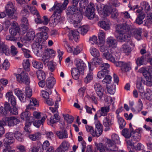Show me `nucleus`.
Here are the masks:
<instances>
[{"mask_svg":"<svg viewBox=\"0 0 152 152\" xmlns=\"http://www.w3.org/2000/svg\"><path fill=\"white\" fill-rule=\"evenodd\" d=\"M50 57V56L47 55L45 53L44 54L41 58V60L44 64H45L49 61Z\"/></svg>","mask_w":152,"mask_h":152,"instance_id":"nucleus-63","label":"nucleus"},{"mask_svg":"<svg viewBox=\"0 0 152 152\" xmlns=\"http://www.w3.org/2000/svg\"><path fill=\"white\" fill-rule=\"evenodd\" d=\"M26 37V39L27 40H33L35 37L34 31H32L28 32L27 33Z\"/></svg>","mask_w":152,"mask_h":152,"instance_id":"nucleus-51","label":"nucleus"},{"mask_svg":"<svg viewBox=\"0 0 152 152\" xmlns=\"http://www.w3.org/2000/svg\"><path fill=\"white\" fill-rule=\"evenodd\" d=\"M145 15L144 13L141 12L137 15L135 22L138 25H140L143 23V20L144 18Z\"/></svg>","mask_w":152,"mask_h":152,"instance_id":"nucleus-40","label":"nucleus"},{"mask_svg":"<svg viewBox=\"0 0 152 152\" xmlns=\"http://www.w3.org/2000/svg\"><path fill=\"white\" fill-rule=\"evenodd\" d=\"M10 64L7 60H5L2 65H0V69L7 70L10 67Z\"/></svg>","mask_w":152,"mask_h":152,"instance_id":"nucleus-53","label":"nucleus"},{"mask_svg":"<svg viewBox=\"0 0 152 152\" xmlns=\"http://www.w3.org/2000/svg\"><path fill=\"white\" fill-rule=\"evenodd\" d=\"M115 65L117 67H121V71L123 72L129 71L131 69V64L129 62L117 61L115 63Z\"/></svg>","mask_w":152,"mask_h":152,"instance_id":"nucleus-6","label":"nucleus"},{"mask_svg":"<svg viewBox=\"0 0 152 152\" xmlns=\"http://www.w3.org/2000/svg\"><path fill=\"white\" fill-rule=\"evenodd\" d=\"M113 118L111 115H108L106 116L103 121V125L106 127L104 131H107L109 130L110 129V126L113 124L112 120Z\"/></svg>","mask_w":152,"mask_h":152,"instance_id":"nucleus-14","label":"nucleus"},{"mask_svg":"<svg viewBox=\"0 0 152 152\" xmlns=\"http://www.w3.org/2000/svg\"><path fill=\"white\" fill-rule=\"evenodd\" d=\"M46 90H47L48 92L45 91H41V96L45 99H47L49 98V93L51 94L52 93V91H50L48 89H46Z\"/></svg>","mask_w":152,"mask_h":152,"instance_id":"nucleus-59","label":"nucleus"},{"mask_svg":"<svg viewBox=\"0 0 152 152\" xmlns=\"http://www.w3.org/2000/svg\"><path fill=\"white\" fill-rule=\"evenodd\" d=\"M5 121H7V125L9 127H12L19 124L20 121L14 116L6 117Z\"/></svg>","mask_w":152,"mask_h":152,"instance_id":"nucleus-13","label":"nucleus"},{"mask_svg":"<svg viewBox=\"0 0 152 152\" xmlns=\"http://www.w3.org/2000/svg\"><path fill=\"white\" fill-rule=\"evenodd\" d=\"M23 66L26 71L28 72L30 70V64L28 59H26L23 61Z\"/></svg>","mask_w":152,"mask_h":152,"instance_id":"nucleus-54","label":"nucleus"},{"mask_svg":"<svg viewBox=\"0 0 152 152\" xmlns=\"http://www.w3.org/2000/svg\"><path fill=\"white\" fill-rule=\"evenodd\" d=\"M14 136L15 138L18 141L23 142L24 141L23 137L20 132L18 131L15 132L14 134Z\"/></svg>","mask_w":152,"mask_h":152,"instance_id":"nucleus-48","label":"nucleus"},{"mask_svg":"<svg viewBox=\"0 0 152 152\" xmlns=\"http://www.w3.org/2000/svg\"><path fill=\"white\" fill-rule=\"evenodd\" d=\"M63 115L64 119L67 121L68 123L71 124L73 122L74 118L72 116L68 114H63Z\"/></svg>","mask_w":152,"mask_h":152,"instance_id":"nucleus-61","label":"nucleus"},{"mask_svg":"<svg viewBox=\"0 0 152 152\" xmlns=\"http://www.w3.org/2000/svg\"><path fill=\"white\" fill-rule=\"evenodd\" d=\"M37 75L38 79L39 80H45L46 78V75L45 72L41 70L37 72Z\"/></svg>","mask_w":152,"mask_h":152,"instance_id":"nucleus-43","label":"nucleus"},{"mask_svg":"<svg viewBox=\"0 0 152 152\" xmlns=\"http://www.w3.org/2000/svg\"><path fill=\"white\" fill-rule=\"evenodd\" d=\"M129 26L126 24H118L116 27V32L118 34L126 33L130 30Z\"/></svg>","mask_w":152,"mask_h":152,"instance_id":"nucleus-9","label":"nucleus"},{"mask_svg":"<svg viewBox=\"0 0 152 152\" xmlns=\"http://www.w3.org/2000/svg\"><path fill=\"white\" fill-rule=\"evenodd\" d=\"M141 6L142 9L144 10L146 13H151L150 6L148 2L143 1L141 3Z\"/></svg>","mask_w":152,"mask_h":152,"instance_id":"nucleus-37","label":"nucleus"},{"mask_svg":"<svg viewBox=\"0 0 152 152\" xmlns=\"http://www.w3.org/2000/svg\"><path fill=\"white\" fill-rule=\"evenodd\" d=\"M17 81L19 83L28 84L30 83V78L26 72H22L20 74L16 75Z\"/></svg>","mask_w":152,"mask_h":152,"instance_id":"nucleus-4","label":"nucleus"},{"mask_svg":"<svg viewBox=\"0 0 152 152\" xmlns=\"http://www.w3.org/2000/svg\"><path fill=\"white\" fill-rule=\"evenodd\" d=\"M10 105L9 103L6 102L4 104V106H1L0 107V116H6L8 115L10 112Z\"/></svg>","mask_w":152,"mask_h":152,"instance_id":"nucleus-12","label":"nucleus"},{"mask_svg":"<svg viewBox=\"0 0 152 152\" xmlns=\"http://www.w3.org/2000/svg\"><path fill=\"white\" fill-rule=\"evenodd\" d=\"M27 100L30 102L29 104L28 105H29L31 107H33V106H37L39 105L38 102L35 98H31Z\"/></svg>","mask_w":152,"mask_h":152,"instance_id":"nucleus-52","label":"nucleus"},{"mask_svg":"<svg viewBox=\"0 0 152 152\" xmlns=\"http://www.w3.org/2000/svg\"><path fill=\"white\" fill-rule=\"evenodd\" d=\"M106 42L109 47H111L113 48L116 45V40L112 37H110L108 38L107 39Z\"/></svg>","mask_w":152,"mask_h":152,"instance_id":"nucleus-38","label":"nucleus"},{"mask_svg":"<svg viewBox=\"0 0 152 152\" xmlns=\"http://www.w3.org/2000/svg\"><path fill=\"white\" fill-rule=\"evenodd\" d=\"M60 118L57 114H54V115L52 116L50 121V123L52 124H53L58 122L60 120Z\"/></svg>","mask_w":152,"mask_h":152,"instance_id":"nucleus-44","label":"nucleus"},{"mask_svg":"<svg viewBox=\"0 0 152 152\" xmlns=\"http://www.w3.org/2000/svg\"><path fill=\"white\" fill-rule=\"evenodd\" d=\"M69 3L68 0H64V3H59L54 5L49 10L50 11L54 10L53 16H56L53 21L52 22L54 25H56L59 23H62L64 20V17L61 16V13L63 10L65 9Z\"/></svg>","mask_w":152,"mask_h":152,"instance_id":"nucleus-1","label":"nucleus"},{"mask_svg":"<svg viewBox=\"0 0 152 152\" xmlns=\"http://www.w3.org/2000/svg\"><path fill=\"white\" fill-rule=\"evenodd\" d=\"M69 147V144L66 141L62 142L59 147L57 149V152H65L67 151Z\"/></svg>","mask_w":152,"mask_h":152,"instance_id":"nucleus-21","label":"nucleus"},{"mask_svg":"<svg viewBox=\"0 0 152 152\" xmlns=\"http://www.w3.org/2000/svg\"><path fill=\"white\" fill-rule=\"evenodd\" d=\"M142 31L141 29H136L134 31V37L135 38L139 40L141 38Z\"/></svg>","mask_w":152,"mask_h":152,"instance_id":"nucleus-50","label":"nucleus"},{"mask_svg":"<svg viewBox=\"0 0 152 152\" xmlns=\"http://www.w3.org/2000/svg\"><path fill=\"white\" fill-rule=\"evenodd\" d=\"M56 80L53 77H48L46 80L45 84L48 89L50 90L52 88L56 83Z\"/></svg>","mask_w":152,"mask_h":152,"instance_id":"nucleus-22","label":"nucleus"},{"mask_svg":"<svg viewBox=\"0 0 152 152\" xmlns=\"http://www.w3.org/2000/svg\"><path fill=\"white\" fill-rule=\"evenodd\" d=\"M145 56L142 55L141 57L138 58L136 59V63L138 66L144 65L146 64L145 60Z\"/></svg>","mask_w":152,"mask_h":152,"instance_id":"nucleus-34","label":"nucleus"},{"mask_svg":"<svg viewBox=\"0 0 152 152\" xmlns=\"http://www.w3.org/2000/svg\"><path fill=\"white\" fill-rule=\"evenodd\" d=\"M33 108V107H31L29 105H27L25 111L23 112L20 114V118L26 122H33L34 121V118L31 116V113L29 110Z\"/></svg>","mask_w":152,"mask_h":152,"instance_id":"nucleus-3","label":"nucleus"},{"mask_svg":"<svg viewBox=\"0 0 152 152\" xmlns=\"http://www.w3.org/2000/svg\"><path fill=\"white\" fill-rule=\"evenodd\" d=\"M14 134L12 132H8L5 134V137L3 140L4 145H10L15 142Z\"/></svg>","mask_w":152,"mask_h":152,"instance_id":"nucleus-10","label":"nucleus"},{"mask_svg":"<svg viewBox=\"0 0 152 152\" xmlns=\"http://www.w3.org/2000/svg\"><path fill=\"white\" fill-rule=\"evenodd\" d=\"M14 92L21 102H25L26 101V98L24 97V94L21 90L19 88L15 89L14 90Z\"/></svg>","mask_w":152,"mask_h":152,"instance_id":"nucleus-23","label":"nucleus"},{"mask_svg":"<svg viewBox=\"0 0 152 152\" xmlns=\"http://www.w3.org/2000/svg\"><path fill=\"white\" fill-rule=\"evenodd\" d=\"M29 26L27 25H21L20 27H19V31L20 34H23L25 33L29 28Z\"/></svg>","mask_w":152,"mask_h":152,"instance_id":"nucleus-57","label":"nucleus"},{"mask_svg":"<svg viewBox=\"0 0 152 152\" xmlns=\"http://www.w3.org/2000/svg\"><path fill=\"white\" fill-rule=\"evenodd\" d=\"M66 14L68 15H75L76 18L74 20L73 23L75 27H77L80 25V23L83 18V10L71 5L68 7L66 9Z\"/></svg>","mask_w":152,"mask_h":152,"instance_id":"nucleus-2","label":"nucleus"},{"mask_svg":"<svg viewBox=\"0 0 152 152\" xmlns=\"http://www.w3.org/2000/svg\"><path fill=\"white\" fill-rule=\"evenodd\" d=\"M88 63L89 72L87 76L84 79V82L86 83L89 82L92 79L93 77V73L92 72L93 69L91 67V63L89 62H88Z\"/></svg>","mask_w":152,"mask_h":152,"instance_id":"nucleus-25","label":"nucleus"},{"mask_svg":"<svg viewBox=\"0 0 152 152\" xmlns=\"http://www.w3.org/2000/svg\"><path fill=\"white\" fill-rule=\"evenodd\" d=\"M132 133L133 134V135L132 137V140L136 142L139 141L141 138L140 134H139L138 133H135V131L132 132Z\"/></svg>","mask_w":152,"mask_h":152,"instance_id":"nucleus-60","label":"nucleus"},{"mask_svg":"<svg viewBox=\"0 0 152 152\" xmlns=\"http://www.w3.org/2000/svg\"><path fill=\"white\" fill-rule=\"evenodd\" d=\"M10 48L8 46L3 42H0V53L3 52L7 56L10 54Z\"/></svg>","mask_w":152,"mask_h":152,"instance_id":"nucleus-26","label":"nucleus"},{"mask_svg":"<svg viewBox=\"0 0 152 152\" xmlns=\"http://www.w3.org/2000/svg\"><path fill=\"white\" fill-rule=\"evenodd\" d=\"M98 25L101 28L105 30H108L110 28L109 22L105 21H100L98 23Z\"/></svg>","mask_w":152,"mask_h":152,"instance_id":"nucleus-35","label":"nucleus"},{"mask_svg":"<svg viewBox=\"0 0 152 152\" xmlns=\"http://www.w3.org/2000/svg\"><path fill=\"white\" fill-rule=\"evenodd\" d=\"M104 13L106 14L107 15L109 14H110L111 17L113 18H116L118 15V10L115 9H113L111 10H110L109 7H107L106 8H104Z\"/></svg>","mask_w":152,"mask_h":152,"instance_id":"nucleus-17","label":"nucleus"},{"mask_svg":"<svg viewBox=\"0 0 152 152\" xmlns=\"http://www.w3.org/2000/svg\"><path fill=\"white\" fill-rule=\"evenodd\" d=\"M48 32H41L37 34L36 37L38 39V42L41 41V39L46 40L48 38Z\"/></svg>","mask_w":152,"mask_h":152,"instance_id":"nucleus-31","label":"nucleus"},{"mask_svg":"<svg viewBox=\"0 0 152 152\" xmlns=\"http://www.w3.org/2000/svg\"><path fill=\"white\" fill-rule=\"evenodd\" d=\"M102 56L103 58L109 60L113 62L114 64L115 62L117 61H115L114 57L108 51H107L103 53L102 54Z\"/></svg>","mask_w":152,"mask_h":152,"instance_id":"nucleus-28","label":"nucleus"},{"mask_svg":"<svg viewBox=\"0 0 152 152\" xmlns=\"http://www.w3.org/2000/svg\"><path fill=\"white\" fill-rule=\"evenodd\" d=\"M111 140L113 141L115 144H120V141L119 140V137L118 135L115 134H113L111 135Z\"/></svg>","mask_w":152,"mask_h":152,"instance_id":"nucleus-58","label":"nucleus"},{"mask_svg":"<svg viewBox=\"0 0 152 152\" xmlns=\"http://www.w3.org/2000/svg\"><path fill=\"white\" fill-rule=\"evenodd\" d=\"M95 145L96 146L97 149L100 152H104L109 150V148L102 143H95Z\"/></svg>","mask_w":152,"mask_h":152,"instance_id":"nucleus-32","label":"nucleus"},{"mask_svg":"<svg viewBox=\"0 0 152 152\" xmlns=\"http://www.w3.org/2000/svg\"><path fill=\"white\" fill-rule=\"evenodd\" d=\"M6 97L12 106H16L17 101L15 97L12 94V92H7L6 94Z\"/></svg>","mask_w":152,"mask_h":152,"instance_id":"nucleus-18","label":"nucleus"},{"mask_svg":"<svg viewBox=\"0 0 152 152\" xmlns=\"http://www.w3.org/2000/svg\"><path fill=\"white\" fill-rule=\"evenodd\" d=\"M111 79V77L107 74L102 80V83L103 84L105 83L107 84H110L112 81Z\"/></svg>","mask_w":152,"mask_h":152,"instance_id":"nucleus-62","label":"nucleus"},{"mask_svg":"<svg viewBox=\"0 0 152 152\" xmlns=\"http://www.w3.org/2000/svg\"><path fill=\"white\" fill-rule=\"evenodd\" d=\"M5 8L6 13L9 17L13 18L15 8L13 4L11 2H8L5 6Z\"/></svg>","mask_w":152,"mask_h":152,"instance_id":"nucleus-8","label":"nucleus"},{"mask_svg":"<svg viewBox=\"0 0 152 152\" xmlns=\"http://www.w3.org/2000/svg\"><path fill=\"white\" fill-rule=\"evenodd\" d=\"M116 38L120 42H128L130 39V36L127 33L118 34Z\"/></svg>","mask_w":152,"mask_h":152,"instance_id":"nucleus-16","label":"nucleus"},{"mask_svg":"<svg viewBox=\"0 0 152 152\" xmlns=\"http://www.w3.org/2000/svg\"><path fill=\"white\" fill-rule=\"evenodd\" d=\"M109 110L110 107L109 106L101 107V110L98 111V112L100 113L99 116H106Z\"/></svg>","mask_w":152,"mask_h":152,"instance_id":"nucleus-39","label":"nucleus"},{"mask_svg":"<svg viewBox=\"0 0 152 152\" xmlns=\"http://www.w3.org/2000/svg\"><path fill=\"white\" fill-rule=\"evenodd\" d=\"M45 120V117H43L40 120H35L33 122V125L39 128L41 124H43Z\"/></svg>","mask_w":152,"mask_h":152,"instance_id":"nucleus-47","label":"nucleus"},{"mask_svg":"<svg viewBox=\"0 0 152 152\" xmlns=\"http://www.w3.org/2000/svg\"><path fill=\"white\" fill-rule=\"evenodd\" d=\"M56 134L60 139H63L68 137V134L65 130L57 131L56 132Z\"/></svg>","mask_w":152,"mask_h":152,"instance_id":"nucleus-30","label":"nucleus"},{"mask_svg":"<svg viewBox=\"0 0 152 152\" xmlns=\"http://www.w3.org/2000/svg\"><path fill=\"white\" fill-rule=\"evenodd\" d=\"M92 62L95 65H100L101 68L102 67V64L106 63H103L102 58L100 57H98L94 59H92Z\"/></svg>","mask_w":152,"mask_h":152,"instance_id":"nucleus-42","label":"nucleus"},{"mask_svg":"<svg viewBox=\"0 0 152 152\" xmlns=\"http://www.w3.org/2000/svg\"><path fill=\"white\" fill-rule=\"evenodd\" d=\"M80 31L82 35H84L86 34L88 30V25H84L80 28Z\"/></svg>","mask_w":152,"mask_h":152,"instance_id":"nucleus-56","label":"nucleus"},{"mask_svg":"<svg viewBox=\"0 0 152 152\" xmlns=\"http://www.w3.org/2000/svg\"><path fill=\"white\" fill-rule=\"evenodd\" d=\"M102 70L99 71L97 75L98 78L99 79L105 77L109 72L108 69L110 67V65L108 63L103 64L102 65Z\"/></svg>","mask_w":152,"mask_h":152,"instance_id":"nucleus-7","label":"nucleus"},{"mask_svg":"<svg viewBox=\"0 0 152 152\" xmlns=\"http://www.w3.org/2000/svg\"><path fill=\"white\" fill-rule=\"evenodd\" d=\"M145 83V80L142 77L138 78L137 79L136 83L137 88L140 93H143L144 91L142 83Z\"/></svg>","mask_w":152,"mask_h":152,"instance_id":"nucleus-29","label":"nucleus"},{"mask_svg":"<svg viewBox=\"0 0 152 152\" xmlns=\"http://www.w3.org/2000/svg\"><path fill=\"white\" fill-rule=\"evenodd\" d=\"M131 131L130 132L128 129L125 128L122 131L121 134L125 138H129L131 136Z\"/></svg>","mask_w":152,"mask_h":152,"instance_id":"nucleus-46","label":"nucleus"},{"mask_svg":"<svg viewBox=\"0 0 152 152\" xmlns=\"http://www.w3.org/2000/svg\"><path fill=\"white\" fill-rule=\"evenodd\" d=\"M90 52L91 55L94 57V59L98 57H100V55L99 51L95 48L91 47L90 49Z\"/></svg>","mask_w":152,"mask_h":152,"instance_id":"nucleus-33","label":"nucleus"},{"mask_svg":"<svg viewBox=\"0 0 152 152\" xmlns=\"http://www.w3.org/2000/svg\"><path fill=\"white\" fill-rule=\"evenodd\" d=\"M76 65L77 68V69L80 71V72L82 75L84 73V70L86 67V64L80 59H76L75 61Z\"/></svg>","mask_w":152,"mask_h":152,"instance_id":"nucleus-15","label":"nucleus"},{"mask_svg":"<svg viewBox=\"0 0 152 152\" xmlns=\"http://www.w3.org/2000/svg\"><path fill=\"white\" fill-rule=\"evenodd\" d=\"M32 65L33 67L37 69H42L43 66L42 63L35 60H34L32 62Z\"/></svg>","mask_w":152,"mask_h":152,"instance_id":"nucleus-45","label":"nucleus"},{"mask_svg":"<svg viewBox=\"0 0 152 152\" xmlns=\"http://www.w3.org/2000/svg\"><path fill=\"white\" fill-rule=\"evenodd\" d=\"M79 32L76 30H71L69 33V37L70 40L73 39L76 42H77L79 38Z\"/></svg>","mask_w":152,"mask_h":152,"instance_id":"nucleus-24","label":"nucleus"},{"mask_svg":"<svg viewBox=\"0 0 152 152\" xmlns=\"http://www.w3.org/2000/svg\"><path fill=\"white\" fill-rule=\"evenodd\" d=\"M98 37L101 44H104L105 43V35L104 31L102 30H99L98 34Z\"/></svg>","mask_w":152,"mask_h":152,"instance_id":"nucleus-41","label":"nucleus"},{"mask_svg":"<svg viewBox=\"0 0 152 152\" xmlns=\"http://www.w3.org/2000/svg\"><path fill=\"white\" fill-rule=\"evenodd\" d=\"M94 4L91 3L87 8L85 14L89 19L91 20L94 18H96L97 20L98 19V18L96 16L94 12Z\"/></svg>","mask_w":152,"mask_h":152,"instance_id":"nucleus-5","label":"nucleus"},{"mask_svg":"<svg viewBox=\"0 0 152 152\" xmlns=\"http://www.w3.org/2000/svg\"><path fill=\"white\" fill-rule=\"evenodd\" d=\"M121 50L126 55H128L131 51V49L129 46L126 44L123 45L121 48Z\"/></svg>","mask_w":152,"mask_h":152,"instance_id":"nucleus-49","label":"nucleus"},{"mask_svg":"<svg viewBox=\"0 0 152 152\" xmlns=\"http://www.w3.org/2000/svg\"><path fill=\"white\" fill-rule=\"evenodd\" d=\"M106 145L110 148L109 150L112 151H115L118 150V148L115 145V143L111 140L108 139L105 143Z\"/></svg>","mask_w":152,"mask_h":152,"instance_id":"nucleus-27","label":"nucleus"},{"mask_svg":"<svg viewBox=\"0 0 152 152\" xmlns=\"http://www.w3.org/2000/svg\"><path fill=\"white\" fill-rule=\"evenodd\" d=\"M33 47L35 48L36 55L39 57H41L42 53V46L38 42H36L33 44Z\"/></svg>","mask_w":152,"mask_h":152,"instance_id":"nucleus-20","label":"nucleus"},{"mask_svg":"<svg viewBox=\"0 0 152 152\" xmlns=\"http://www.w3.org/2000/svg\"><path fill=\"white\" fill-rule=\"evenodd\" d=\"M94 89L99 99H101L104 94V90L102 86L98 83H95L94 85Z\"/></svg>","mask_w":152,"mask_h":152,"instance_id":"nucleus-11","label":"nucleus"},{"mask_svg":"<svg viewBox=\"0 0 152 152\" xmlns=\"http://www.w3.org/2000/svg\"><path fill=\"white\" fill-rule=\"evenodd\" d=\"M41 134L39 132H37L35 133L30 135L29 136V138L33 141H35L38 139Z\"/></svg>","mask_w":152,"mask_h":152,"instance_id":"nucleus-55","label":"nucleus"},{"mask_svg":"<svg viewBox=\"0 0 152 152\" xmlns=\"http://www.w3.org/2000/svg\"><path fill=\"white\" fill-rule=\"evenodd\" d=\"M9 32L12 36H15L17 33H20L19 27L17 23L14 22L12 23V28L9 29Z\"/></svg>","mask_w":152,"mask_h":152,"instance_id":"nucleus-19","label":"nucleus"},{"mask_svg":"<svg viewBox=\"0 0 152 152\" xmlns=\"http://www.w3.org/2000/svg\"><path fill=\"white\" fill-rule=\"evenodd\" d=\"M118 122L119 125L120 129H122L126 124V123L124 120L121 118H118Z\"/></svg>","mask_w":152,"mask_h":152,"instance_id":"nucleus-64","label":"nucleus"},{"mask_svg":"<svg viewBox=\"0 0 152 152\" xmlns=\"http://www.w3.org/2000/svg\"><path fill=\"white\" fill-rule=\"evenodd\" d=\"M71 73L73 78L75 80H78L79 77L80 71L75 68H73L71 70Z\"/></svg>","mask_w":152,"mask_h":152,"instance_id":"nucleus-36","label":"nucleus"}]
</instances>
